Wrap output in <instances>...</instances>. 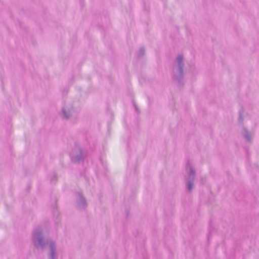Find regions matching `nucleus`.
Masks as SVG:
<instances>
[{"mask_svg": "<svg viewBox=\"0 0 259 259\" xmlns=\"http://www.w3.org/2000/svg\"><path fill=\"white\" fill-rule=\"evenodd\" d=\"M177 60H178V61L179 63H180V62L182 61V57H181V56H179V57H178V58H177Z\"/></svg>", "mask_w": 259, "mask_h": 259, "instance_id": "f257e3e1", "label": "nucleus"}, {"mask_svg": "<svg viewBox=\"0 0 259 259\" xmlns=\"http://www.w3.org/2000/svg\"><path fill=\"white\" fill-rule=\"evenodd\" d=\"M64 114H65V116L67 117V116L66 115V113L65 112H64Z\"/></svg>", "mask_w": 259, "mask_h": 259, "instance_id": "7ed1b4c3", "label": "nucleus"}, {"mask_svg": "<svg viewBox=\"0 0 259 259\" xmlns=\"http://www.w3.org/2000/svg\"><path fill=\"white\" fill-rule=\"evenodd\" d=\"M193 187V185H192V183H189V185H188V189L189 190H191L192 188Z\"/></svg>", "mask_w": 259, "mask_h": 259, "instance_id": "f03ea898", "label": "nucleus"}]
</instances>
